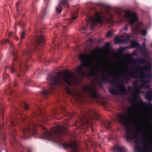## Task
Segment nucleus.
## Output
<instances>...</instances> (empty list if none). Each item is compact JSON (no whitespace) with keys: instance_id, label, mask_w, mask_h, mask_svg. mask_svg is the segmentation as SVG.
<instances>
[{"instance_id":"1","label":"nucleus","mask_w":152,"mask_h":152,"mask_svg":"<svg viewBox=\"0 0 152 152\" xmlns=\"http://www.w3.org/2000/svg\"><path fill=\"white\" fill-rule=\"evenodd\" d=\"M131 62L135 66L131 67V72L128 75L132 78L139 79L141 83H145L146 84L150 83L151 80H145V78H152L150 63L146 60L145 58L141 57L137 58V60L133 58Z\"/></svg>"},{"instance_id":"2","label":"nucleus","mask_w":152,"mask_h":152,"mask_svg":"<svg viewBox=\"0 0 152 152\" xmlns=\"http://www.w3.org/2000/svg\"><path fill=\"white\" fill-rule=\"evenodd\" d=\"M45 42V40L44 36L42 34L39 35L37 34L35 37L34 42L32 45L34 47L33 49L30 48L23 51V55L26 59L23 63L18 57L15 53H12V54L13 56V62L12 65L9 67L12 73H16L19 77L20 76V72H21L23 74L24 73L25 71L24 69H25L26 70L28 69V66L26 64V63L28 61L27 59L30 57L31 51L34 50L36 46H38L40 44L43 45Z\"/></svg>"},{"instance_id":"3","label":"nucleus","mask_w":152,"mask_h":152,"mask_svg":"<svg viewBox=\"0 0 152 152\" xmlns=\"http://www.w3.org/2000/svg\"><path fill=\"white\" fill-rule=\"evenodd\" d=\"M64 129L65 127L62 125H58L50 132L45 129L43 133L44 137L40 138L44 140L46 143L51 141L56 144L62 143L64 141L63 137L65 135Z\"/></svg>"},{"instance_id":"4","label":"nucleus","mask_w":152,"mask_h":152,"mask_svg":"<svg viewBox=\"0 0 152 152\" xmlns=\"http://www.w3.org/2000/svg\"><path fill=\"white\" fill-rule=\"evenodd\" d=\"M56 75L57 77L52 74H49L46 78L48 80L50 81L51 84V88L52 89L55 88V86L59 84L62 82L66 83L69 85L72 84L74 78L70 72L66 71L61 77L60 76V74L58 72H56Z\"/></svg>"},{"instance_id":"5","label":"nucleus","mask_w":152,"mask_h":152,"mask_svg":"<svg viewBox=\"0 0 152 152\" xmlns=\"http://www.w3.org/2000/svg\"><path fill=\"white\" fill-rule=\"evenodd\" d=\"M102 73L104 76H103L97 81L98 83L99 84H103L104 83L109 82L108 79L112 78L110 82L112 85L114 86L119 81V80L122 76L125 75V72H120L118 73V75H115L113 76V72L112 71H109L107 72L102 71Z\"/></svg>"},{"instance_id":"6","label":"nucleus","mask_w":152,"mask_h":152,"mask_svg":"<svg viewBox=\"0 0 152 152\" xmlns=\"http://www.w3.org/2000/svg\"><path fill=\"white\" fill-rule=\"evenodd\" d=\"M103 14V12H96L94 16L87 15L88 19L86 21V22L87 23H91L90 25L91 29L93 30L96 28V23L99 24L101 25L103 24L102 20L104 18L102 16Z\"/></svg>"},{"instance_id":"7","label":"nucleus","mask_w":152,"mask_h":152,"mask_svg":"<svg viewBox=\"0 0 152 152\" xmlns=\"http://www.w3.org/2000/svg\"><path fill=\"white\" fill-rule=\"evenodd\" d=\"M36 125L33 123L26 122L24 126H22L20 130L23 133L22 138L27 139L28 137H26L27 135L32 134L33 135L37 134V132L34 128Z\"/></svg>"},{"instance_id":"8","label":"nucleus","mask_w":152,"mask_h":152,"mask_svg":"<svg viewBox=\"0 0 152 152\" xmlns=\"http://www.w3.org/2000/svg\"><path fill=\"white\" fill-rule=\"evenodd\" d=\"M118 117L119 119V122L123 125L126 127V133L127 134L126 136V138L128 141L133 140V138L132 137V132L131 131V124H128L126 122V117L123 114H119L118 115Z\"/></svg>"},{"instance_id":"9","label":"nucleus","mask_w":152,"mask_h":152,"mask_svg":"<svg viewBox=\"0 0 152 152\" xmlns=\"http://www.w3.org/2000/svg\"><path fill=\"white\" fill-rule=\"evenodd\" d=\"M125 16L126 18L129 19V24L130 25L137 22L138 18L136 13L132 12L129 10H126Z\"/></svg>"},{"instance_id":"10","label":"nucleus","mask_w":152,"mask_h":152,"mask_svg":"<svg viewBox=\"0 0 152 152\" xmlns=\"http://www.w3.org/2000/svg\"><path fill=\"white\" fill-rule=\"evenodd\" d=\"M91 115L87 113H84L82 115V117L80 118L79 122L80 124L79 126L82 128H84V125L88 127V125L91 124L89 122V119H91Z\"/></svg>"},{"instance_id":"11","label":"nucleus","mask_w":152,"mask_h":152,"mask_svg":"<svg viewBox=\"0 0 152 152\" xmlns=\"http://www.w3.org/2000/svg\"><path fill=\"white\" fill-rule=\"evenodd\" d=\"M140 135L137 132L135 133H134L132 134V136L134 138H137L139 139V142L143 143L145 141L146 142V145H147L148 147H152V142H148L149 139L148 138L146 137L142 136L140 137Z\"/></svg>"},{"instance_id":"12","label":"nucleus","mask_w":152,"mask_h":152,"mask_svg":"<svg viewBox=\"0 0 152 152\" xmlns=\"http://www.w3.org/2000/svg\"><path fill=\"white\" fill-rule=\"evenodd\" d=\"M145 142V145H137L134 148L135 151L136 152H140L141 151L142 152H151V150L147 148V147H148L147 145H146V142Z\"/></svg>"},{"instance_id":"13","label":"nucleus","mask_w":152,"mask_h":152,"mask_svg":"<svg viewBox=\"0 0 152 152\" xmlns=\"http://www.w3.org/2000/svg\"><path fill=\"white\" fill-rule=\"evenodd\" d=\"M63 148L65 149L67 148H69L71 149V152H77V146L75 142L70 144L66 143L62 145Z\"/></svg>"},{"instance_id":"14","label":"nucleus","mask_w":152,"mask_h":152,"mask_svg":"<svg viewBox=\"0 0 152 152\" xmlns=\"http://www.w3.org/2000/svg\"><path fill=\"white\" fill-rule=\"evenodd\" d=\"M10 129L12 132L11 134V136L12 138V142L13 146L15 147L16 146L18 147L19 146L22 147V145L20 143L16 137V133L15 132V129H12L11 128H10Z\"/></svg>"},{"instance_id":"15","label":"nucleus","mask_w":152,"mask_h":152,"mask_svg":"<svg viewBox=\"0 0 152 152\" xmlns=\"http://www.w3.org/2000/svg\"><path fill=\"white\" fill-rule=\"evenodd\" d=\"M83 89L86 91H88L91 94V96L94 98L97 96L96 91L95 89H92L89 86L84 85Z\"/></svg>"},{"instance_id":"16","label":"nucleus","mask_w":152,"mask_h":152,"mask_svg":"<svg viewBox=\"0 0 152 152\" xmlns=\"http://www.w3.org/2000/svg\"><path fill=\"white\" fill-rule=\"evenodd\" d=\"M86 55L85 54H80L79 55V59L81 61V63L79 66H81V67L83 66H86Z\"/></svg>"},{"instance_id":"17","label":"nucleus","mask_w":152,"mask_h":152,"mask_svg":"<svg viewBox=\"0 0 152 152\" xmlns=\"http://www.w3.org/2000/svg\"><path fill=\"white\" fill-rule=\"evenodd\" d=\"M131 47L132 48H139L140 49L141 48V47L140 44L138 42L135 41H132L131 42Z\"/></svg>"},{"instance_id":"18","label":"nucleus","mask_w":152,"mask_h":152,"mask_svg":"<svg viewBox=\"0 0 152 152\" xmlns=\"http://www.w3.org/2000/svg\"><path fill=\"white\" fill-rule=\"evenodd\" d=\"M77 72L80 75H84L85 73L83 71V69L81 66H77Z\"/></svg>"},{"instance_id":"19","label":"nucleus","mask_w":152,"mask_h":152,"mask_svg":"<svg viewBox=\"0 0 152 152\" xmlns=\"http://www.w3.org/2000/svg\"><path fill=\"white\" fill-rule=\"evenodd\" d=\"M146 96L147 100L149 101L152 100V91L151 90L146 93Z\"/></svg>"},{"instance_id":"20","label":"nucleus","mask_w":152,"mask_h":152,"mask_svg":"<svg viewBox=\"0 0 152 152\" xmlns=\"http://www.w3.org/2000/svg\"><path fill=\"white\" fill-rule=\"evenodd\" d=\"M48 12V4L46 5L45 9L42 10L41 11V16L42 17H44L47 14Z\"/></svg>"},{"instance_id":"21","label":"nucleus","mask_w":152,"mask_h":152,"mask_svg":"<svg viewBox=\"0 0 152 152\" xmlns=\"http://www.w3.org/2000/svg\"><path fill=\"white\" fill-rule=\"evenodd\" d=\"M17 121L15 117H12L10 121V123L11 125V126L13 127L15 126L17 123Z\"/></svg>"},{"instance_id":"22","label":"nucleus","mask_w":152,"mask_h":152,"mask_svg":"<svg viewBox=\"0 0 152 152\" xmlns=\"http://www.w3.org/2000/svg\"><path fill=\"white\" fill-rule=\"evenodd\" d=\"M96 64L97 65H99L101 66L100 68V69L101 70V71L102 72V71H104V70H105V68L104 66L101 61H99L97 60L95 61Z\"/></svg>"},{"instance_id":"23","label":"nucleus","mask_w":152,"mask_h":152,"mask_svg":"<svg viewBox=\"0 0 152 152\" xmlns=\"http://www.w3.org/2000/svg\"><path fill=\"white\" fill-rule=\"evenodd\" d=\"M122 38L119 36H118L115 37L114 39V42L115 44H121L122 42Z\"/></svg>"},{"instance_id":"24","label":"nucleus","mask_w":152,"mask_h":152,"mask_svg":"<svg viewBox=\"0 0 152 152\" xmlns=\"http://www.w3.org/2000/svg\"><path fill=\"white\" fill-rule=\"evenodd\" d=\"M116 149L117 152H125L126 150L125 148L123 146H116Z\"/></svg>"},{"instance_id":"25","label":"nucleus","mask_w":152,"mask_h":152,"mask_svg":"<svg viewBox=\"0 0 152 152\" xmlns=\"http://www.w3.org/2000/svg\"><path fill=\"white\" fill-rule=\"evenodd\" d=\"M129 48L127 47H121L120 48H119L118 50H117V52L119 53L122 54H123V52L125 51L127 49Z\"/></svg>"},{"instance_id":"26","label":"nucleus","mask_w":152,"mask_h":152,"mask_svg":"<svg viewBox=\"0 0 152 152\" xmlns=\"http://www.w3.org/2000/svg\"><path fill=\"white\" fill-rule=\"evenodd\" d=\"M108 90L109 92L112 94L114 95L117 94V91L116 89L112 88H108Z\"/></svg>"},{"instance_id":"27","label":"nucleus","mask_w":152,"mask_h":152,"mask_svg":"<svg viewBox=\"0 0 152 152\" xmlns=\"http://www.w3.org/2000/svg\"><path fill=\"white\" fill-rule=\"evenodd\" d=\"M129 41V36H126V37L124 39H122V42L121 43H126L128 42Z\"/></svg>"},{"instance_id":"28","label":"nucleus","mask_w":152,"mask_h":152,"mask_svg":"<svg viewBox=\"0 0 152 152\" xmlns=\"http://www.w3.org/2000/svg\"><path fill=\"white\" fill-rule=\"evenodd\" d=\"M145 129L144 127L143 126H141L140 128L138 130V133L141 135L142 133L145 132Z\"/></svg>"},{"instance_id":"29","label":"nucleus","mask_w":152,"mask_h":152,"mask_svg":"<svg viewBox=\"0 0 152 152\" xmlns=\"http://www.w3.org/2000/svg\"><path fill=\"white\" fill-rule=\"evenodd\" d=\"M133 83L134 85L133 86V87L135 91L137 89L140 88V86L137 84V81H134Z\"/></svg>"},{"instance_id":"30","label":"nucleus","mask_w":152,"mask_h":152,"mask_svg":"<svg viewBox=\"0 0 152 152\" xmlns=\"http://www.w3.org/2000/svg\"><path fill=\"white\" fill-rule=\"evenodd\" d=\"M60 4L56 7V12L58 13H60L61 12V8L60 6Z\"/></svg>"},{"instance_id":"31","label":"nucleus","mask_w":152,"mask_h":152,"mask_svg":"<svg viewBox=\"0 0 152 152\" xmlns=\"http://www.w3.org/2000/svg\"><path fill=\"white\" fill-rule=\"evenodd\" d=\"M108 13L110 17L109 18L107 22L110 23H113V15L111 13L109 12Z\"/></svg>"},{"instance_id":"32","label":"nucleus","mask_w":152,"mask_h":152,"mask_svg":"<svg viewBox=\"0 0 152 152\" xmlns=\"http://www.w3.org/2000/svg\"><path fill=\"white\" fill-rule=\"evenodd\" d=\"M77 17V15L76 13L72 14L71 15V19L70 20V22H71V20H75Z\"/></svg>"},{"instance_id":"33","label":"nucleus","mask_w":152,"mask_h":152,"mask_svg":"<svg viewBox=\"0 0 152 152\" xmlns=\"http://www.w3.org/2000/svg\"><path fill=\"white\" fill-rule=\"evenodd\" d=\"M113 31L112 30L108 31L107 33L106 37H110L113 34Z\"/></svg>"},{"instance_id":"34","label":"nucleus","mask_w":152,"mask_h":152,"mask_svg":"<svg viewBox=\"0 0 152 152\" xmlns=\"http://www.w3.org/2000/svg\"><path fill=\"white\" fill-rule=\"evenodd\" d=\"M129 121L133 128L137 129V125L133 123V121L132 120L130 119L129 120Z\"/></svg>"},{"instance_id":"35","label":"nucleus","mask_w":152,"mask_h":152,"mask_svg":"<svg viewBox=\"0 0 152 152\" xmlns=\"http://www.w3.org/2000/svg\"><path fill=\"white\" fill-rule=\"evenodd\" d=\"M89 112L91 113L92 114H94L96 117L97 116V114L96 110H94L92 109L91 110H89Z\"/></svg>"},{"instance_id":"36","label":"nucleus","mask_w":152,"mask_h":152,"mask_svg":"<svg viewBox=\"0 0 152 152\" xmlns=\"http://www.w3.org/2000/svg\"><path fill=\"white\" fill-rule=\"evenodd\" d=\"M67 2V0H59V4L61 5L66 4Z\"/></svg>"},{"instance_id":"37","label":"nucleus","mask_w":152,"mask_h":152,"mask_svg":"<svg viewBox=\"0 0 152 152\" xmlns=\"http://www.w3.org/2000/svg\"><path fill=\"white\" fill-rule=\"evenodd\" d=\"M140 97L139 96H138L137 98L136 99H131L130 98H128V100L129 101L131 102V101H137L138 100V99H140Z\"/></svg>"},{"instance_id":"38","label":"nucleus","mask_w":152,"mask_h":152,"mask_svg":"<svg viewBox=\"0 0 152 152\" xmlns=\"http://www.w3.org/2000/svg\"><path fill=\"white\" fill-rule=\"evenodd\" d=\"M141 33L142 36H145L146 35L147 31L146 29H144L141 31Z\"/></svg>"},{"instance_id":"39","label":"nucleus","mask_w":152,"mask_h":152,"mask_svg":"<svg viewBox=\"0 0 152 152\" xmlns=\"http://www.w3.org/2000/svg\"><path fill=\"white\" fill-rule=\"evenodd\" d=\"M143 105L144 106L146 107H148L150 106H151V104L150 103H146L145 102H144L143 103Z\"/></svg>"},{"instance_id":"40","label":"nucleus","mask_w":152,"mask_h":152,"mask_svg":"<svg viewBox=\"0 0 152 152\" xmlns=\"http://www.w3.org/2000/svg\"><path fill=\"white\" fill-rule=\"evenodd\" d=\"M42 93L45 95L46 96L48 94V91L43 88L42 91Z\"/></svg>"},{"instance_id":"41","label":"nucleus","mask_w":152,"mask_h":152,"mask_svg":"<svg viewBox=\"0 0 152 152\" xmlns=\"http://www.w3.org/2000/svg\"><path fill=\"white\" fill-rule=\"evenodd\" d=\"M23 106L25 110H28L29 108V107L26 103L25 102L23 103Z\"/></svg>"},{"instance_id":"42","label":"nucleus","mask_w":152,"mask_h":152,"mask_svg":"<svg viewBox=\"0 0 152 152\" xmlns=\"http://www.w3.org/2000/svg\"><path fill=\"white\" fill-rule=\"evenodd\" d=\"M25 33V31H23L22 32L20 36V38L21 39H23V38L24 37Z\"/></svg>"},{"instance_id":"43","label":"nucleus","mask_w":152,"mask_h":152,"mask_svg":"<svg viewBox=\"0 0 152 152\" xmlns=\"http://www.w3.org/2000/svg\"><path fill=\"white\" fill-rule=\"evenodd\" d=\"M5 42L9 44L10 46V47H12V43L10 42L8 40L6 39L5 41Z\"/></svg>"},{"instance_id":"44","label":"nucleus","mask_w":152,"mask_h":152,"mask_svg":"<svg viewBox=\"0 0 152 152\" xmlns=\"http://www.w3.org/2000/svg\"><path fill=\"white\" fill-rule=\"evenodd\" d=\"M110 46V44L109 42H107L104 45V47L109 48Z\"/></svg>"},{"instance_id":"45","label":"nucleus","mask_w":152,"mask_h":152,"mask_svg":"<svg viewBox=\"0 0 152 152\" xmlns=\"http://www.w3.org/2000/svg\"><path fill=\"white\" fill-rule=\"evenodd\" d=\"M128 89H129V91H135L133 87H129Z\"/></svg>"},{"instance_id":"46","label":"nucleus","mask_w":152,"mask_h":152,"mask_svg":"<svg viewBox=\"0 0 152 152\" xmlns=\"http://www.w3.org/2000/svg\"><path fill=\"white\" fill-rule=\"evenodd\" d=\"M143 53H144L143 56H148V53L147 52H146L145 51H143Z\"/></svg>"},{"instance_id":"47","label":"nucleus","mask_w":152,"mask_h":152,"mask_svg":"<svg viewBox=\"0 0 152 152\" xmlns=\"http://www.w3.org/2000/svg\"><path fill=\"white\" fill-rule=\"evenodd\" d=\"M88 41L90 43H92L94 41V39H91L90 38H89L88 39Z\"/></svg>"},{"instance_id":"48","label":"nucleus","mask_w":152,"mask_h":152,"mask_svg":"<svg viewBox=\"0 0 152 152\" xmlns=\"http://www.w3.org/2000/svg\"><path fill=\"white\" fill-rule=\"evenodd\" d=\"M128 26L126 24L124 27L123 28V29L125 30H126L128 29Z\"/></svg>"},{"instance_id":"49","label":"nucleus","mask_w":152,"mask_h":152,"mask_svg":"<svg viewBox=\"0 0 152 152\" xmlns=\"http://www.w3.org/2000/svg\"><path fill=\"white\" fill-rule=\"evenodd\" d=\"M1 132V137H3V138L4 141V140L6 138V137H5V136L4 135V134H3L2 133V132Z\"/></svg>"},{"instance_id":"50","label":"nucleus","mask_w":152,"mask_h":152,"mask_svg":"<svg viewBox=\"0 0 152 152\" xmlns=\"http://www.w3.org/2000/svg\"><path fill=\"white\" fill-rule=\"evenodd\" d=\"M8 77V75L4 73L3 76V78L4 79L5 78H7V77Z\"/></svg>"},{"instance_id":"51","label":"nucleus","mask_w":152,"mask_h":152,"mask_svg":"<svg viewBox=\"0 0 152 152\" xmlns=\"http://www.w3.org/2000/svg\"><path fill=\"white\" fill-rule=\"evenodd\" d=\"M130 55V56H131V55ZM137 54L135 51H134L132 53V56H137Z\"/></svg>"},{"instance_id":"52","label":"nucleus","mask_w":152,"mask_h":152,"mask_svg":"<svg viewBox=\"0 0 152 152\" xmlns=\"http://www.w3.org/2000/svg\"><path fill=\"white\" fill-rule=\"evenodd\" d=\"M150 86L149 84L146 85V86H145V89H150Z\"/></svg>"},{"instance_id":"53","label":"nucleus","mask_w":152,"mask_h":152,"mask_svg":"<svg viewBox=\"0 0 152 152\" xmlns=\"http://www.w3.org/2000/svg\"><path fill=\"white\" fill-rule=\"evenodd\" d=\"M143 84L141 85L140 86V88H145V86H146V84L145 83H143Z\"/></svg>"},{"instance_id":"54","label":"nucleus","mask_w":152,"mask_h":152,"mask_svg":"<svg viewBox=\"0 0 152 152\" xmlns=\"http://www.w3.org/2000/svg\"><path fill=\"white\" fill-rule=\"evenodd\" d=\"M142 46L143 47L144 49H145V42H144L142 44Z\"/></svg>"},{"instance_id":"55","label":"nucleus","mask_w":152,"mask_h":152,"mask_svg":"<svg viewBox=\"0 0 152 152\" xmlns=\"http://www.w3.org/2000/svg\"><path fill=\"white\" fill-rule=\"evenodd\" d=\"M94 73V72H92V73L90 74V73H88V75L90 76H91L92 74H93Z\"/></svg>"},{"instance_id":"56","label":"nucleus","mask_w":152,"mask_h":152,"mask_svg":"<svg viewBox=\"0 0 152 152\" xmlns=\"http://www.w3.org/2000/svg\"><path fill=\"white\" fill-rule=\"evenodd\" d=\"M87 25H88V24H87L86 25V26L85 27H83V29L84 30H86V27L87 26Z\"/></svg>"},{"instance_id":"57","label":"nucleus","mask_w":152,"mask_h":152,"mask_svg":"<svg viewBox=\"0 0 152 152\" xmlns=\"http://www.w3.org/2000/svg\"><path fill=\"white\" fill-rule=\"evenodd\" d=\"M67 92L69 94H70V93H71V92H70V91H69V89H67Z\"/></svg>"},{"instance_id":"58","label":"nucleus","mask_w":152,"mask_h":152,"mask_svg":"<svg viewBox=\"0 0 152 152\" xmlns=\"http://www.w3.org/2000/svg\"><path fill=\"white\" fill-rule=\"evenodd\" d=\"M122 89L124 90H126V89L125 87H122Z\"/></svg>"},{"instance_id":"59","label":"nucleus","mask_w":152,"mask_h":152,"mask_svg":"<svg viewBox=\"0 0 152 152\" xmlns=\"http://www.w3.org/2000/svg\"><path fill=\"white\" fill-rule=\"evenodd\" d=\"M134 142L136 144H137V143L138 142L137 141V140H134Z\"/></svg>"},{"instance_id":"60","label":"nucleus","mask_w":152,"mask_h":152,"mask_svg":"<svg viewBox=\"0 0 152 152\" xmlns=\"http://www.w3.org/2000/svg\"><path fill=\"white\" fill-rule=\"evenodd\" d=\"M27 151L28 152H31V150L30 149H28Z\"/></svg>"},{"instance_id":"61","label":"nucleus","mask_w":152,"mask_h":152,"mask_svg":"<svg viewBox=\"0 0 152 152\" xmlns=\"http://www.w3.org/2000/svg\"><path fill=\"white\" fill-rule=\"evenodd\" d=\"M88 54H89V56H91V53H89V52H88Z\"/></svg>"},{"instance_id":"62","label":"nucleus","mask_w":152,"mask_h":152,"mask_svg":"<svg viewBox=\"0 0 152 152\" xmlns=\"http://www.w3.org/2000/svg\"><path fill=\"white\" fill-rule=\"evenodd\" d=\"M66 26H65V27H64V30H66Z\"/></svg>"},{"instance_id":"63","label":"nucleus","mask_w":152,"mask_h":152,"mask_svg":"<svg viewBox=\"0 0 152 152\" xmlns=\"http://www.w3.org/2000/svg\"><path fill=\"white\" fill-rule=\"evenodd\" d=\"M14 85H15V86H17V85L15 84V82L14 83Z\"/></svg>"},{"instance_id":"64","label":"nucleus","mask_w":152,"mask_h":152,"mask_svg":"<svg viewBox=\"0 0 152 152\" xmlns=\"http://www.w3.org/2000/svg\"><path fill=\"white\" fill-rule=\"evenodd\" d=\"M23 120H24V119H23V118L21 120V121H22Z\"/></svg>"}]
</instances>
